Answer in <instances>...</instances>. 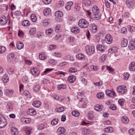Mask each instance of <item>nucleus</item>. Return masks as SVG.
<instances>
[{
	"label": "nucleus",
	"instance_id": "nucleus-1",
	"mask_svg": "<svg viewBox=\"0 0 135 135\" xmlns=\"http://www.w3.org/2000/svg\"><path fill=\"white\" fill-rule=\"evenodd\" d=\"M89 24V22L84 19H81L78 22V26L80 28H87Z\"/></svg>",
	"mask_w": 135,
	"mask_h": 135
},
{
	"label": "nucleus",
	"instance_id": "nucleus-2",
	"mask_svg": "<svg viewBox=\"0 0 135 135\" xmlns=\"http://www.w3.org/2000/svg\"><path fill=\"white\" fill-rule=\"evenodd\" d=\"M117 91L120 94L125 93L127 91V88L124 85L119 86L117 88Z\"/></svg>",
	"mask_w": 135,
	"mask_h": 135
},
{
	"label": "nucleus",
	"instance_id": "nucleus-3",
	"mask_svg": "<svg viewBox=\"0 0 135 135\" xmlns=\"http://www.w3.org/2000/svg\"><path fill=\"white\" fill-rule=\"evenodd\" d=\"M7 122L6 119L1 115H0V128L4 127Z\"/></svg>",
	"mask_w": 135,
	"mask_h": 135
},
{
	"label": "nucleus",
	"instance_id": "nucleus-4",
	"mask_svg": "<svg viewBox=\"0 0 135 135\" xmlns=\"http://www.w3.org/2000/svg\"><path fill=\"white\" fill-rule=\"evenodd\" d=\"M127 7L129 8L132 7L135 3V0H127L126 2Z\"/></svg>",
	"mask_w": 135,
	"mask_h": 135
},
{
	"label": "nucleus",
	"instance_id": "nucleus-5",
	"mask_svg": "<svg viewBox=\"0 0 135 135\" xmlns=\"http://www.w3.org/2000/svg\"><path fill=\"white\" fill-rule=\"evenodd\" d=\"M105 41L108 44H111L113 41L112 36L109 34L107 35L105 37Z\"/></svg>",
	"mask_w": 135,
	"mask_h": 135
},
{
	"label": "nucleus",
	"instance_id": "nucleus-6",
	"mask_svg": "<svg viewBox=\"0 0 135 135\" xmlns=\"http://www.w3.org/2000/svg\"><path fill=\"white\" fill-rule=\"evenodd\" d=\"M7 22V20L5 16H1L0 20V23L1 25H4Z\"/></svg>",
	"mask_w": 135,
	"mask_h": 135
},
{
	"label": "nucleus",
	"instance_id": "nucleus-7",
	"mask_svg": "<svg viewBox=\"0 0 135 135\" xmlns=\"http://www.w3.org/2000/svg\"><path fill=\"white\" fill-rule=\"evenodd\" d=\"M23 129L26 132L27 135H30L32 129V128L30 126H26L24 127Z\"/></svg>",
	"mask_w": 135,
	"mask_h": 135
},
{
	"label": "nucleus",
	"instance_id": "nucleus-8",
	"mask_svg": "<svg viewBox=\"0 0 135 135\" xmlns=\"http://www.w3.org/2000/svg\"><path fill=\"white\" fill-rule=\"evenodd\" d=\"M31 72L33 75H37L40 73V71L36 68H32L31 69Z\"/></svg>",
	"mask_w": 135,
	"mask_h": 135
},
{
	"label": "nucleus",
	"instance_id": "nucleus-9",
	"mask_svg": "<svg viewBox=\"0 0 135 135\" xmlns=\"http://www.w3.org/2000/svg\"><path fill=\"white\" fill-rule=\"evenodd\" d=\"M106 94L108 96L110 97H113L114 96L115 93L113 91L107 90L105 92Z\"/></svg>",
	"mask_w": 135,
	"mask_h": 135
},
{
	"label": "nucleus",
	"instance_id": "nucleus-10",
	"mask_svg": "<svg viewBox=\"0 0 135 135\" xmlns=\"http://www.w3.org/2000/svg\"><path fill=\"white\" fill-rule=\"evenodd\" d=\"M11 133L12 135H17L18 134V129L16 127H12L11 129Z\"/></svg>",
	"mask_w": 135,
	"mask_h": 135
},
{
	"label": "nucleus",
	"instance_id": "nucleus-11",
	"mask_svg": "<svg viewBox=\"0 0 135 135\" xmlns=\"http://www.w3.org/2000/svg\"><path fill=\"white\" fill-rule=\"evenodd\" d=\"M14 59V54L13 53L9 54L7 56L8 60L9 61H12Z\"/></svg>",
	"mask_w": 135,
	"mask_h": 135
},
{
	"label": "nucleus",
	"instance_id": "nucleus-12",
	"mask_svg": "<svg viewBox=\"0 0 135 135\" xmlns=\"http://www.w3.org/2000/svg\"><path fill=\"white\" fill-rule=\"evenodd\" d=\"M27 113L29 115L33 116L36 114V112L34 109L30 108L27 111Z\"/></svg>",
	"mask_w": 135,
	"mask_h": 135
},
{
	"label": "nucleus",
	"instance_id": "nucleus-13",
	"mask_svg": "<svg viewBox=\"0 0 135 135\" xmlns=\"http://www.w3.org/2000/svg\"><path fill=\"white\" fill-rule=\"evenodd\" d=\"M92 10L93 14L100 13L99 8L96 6H94L92 8Z\"/></svg>",
	"mask_w": 135,
	"mask_h": 135
},
{
	"label": "nucleus",
	"instance_id": "nucleus-14",
	"mask_svg": "<svg viewBox=\"0 0 135 135\" xmlns=\"http://www.w3.org/2000/svg\"><path fill=\"white\" fill-rule=\"evenodd\" d=\"M65 130L63 127H60L57 130V133L58 134L61 135L64 133Z\"/></svg>",
	"mask_w": 135,
	"mask_h": 135
},
{
	"label": "nucleus",
	"instance_id": "nucleus-15",
	"mask_svg": "<svg viewBox=\"0 0 135 135\" xmlns=\"http://www.w3.org/2000/svg\"><path fill=\"white\" fill-rule=\"evenodd\" d=\"M128 47L131 50L135 49V42L134 41H131L128 45Z\"/></svg>",
	"mask_w": 135,
	"mask_h": 135
},
{
	"label": "nucleus",
	"instance_id": "nucleus-16",
	"mask_svg": "<svg viewBox=\"0 0 135 135\" xmlns=\"http://www.w3.org/2000/svg\"><path fill=\"white\" fill-rule=\"evenodd\" d=\"M100 13L93 14V19L94 20H98L100 18Z\"/></svg>",
	"mask_w": 135,
	"mask_h": 135
},
{
	"label": "nucleus",
	"instance_id": "nucleus-17",
	"mask_svg": "<svg viewBox=\"0 0 135 135\" xmlns=\"http://www.w3.org/2000/svg\"><path fill=\"white\" fill-rule=\"evenodd\" d=\"M71 31L73 33L76 34L79 32L80 29L77 26H75L73 27L71 30Z\"/></svg>",
	"mask_w": 135,
	"mask_h": 135
},
{
	"label": "nucleus",
	"instance_id": "nucleus-18",
	"mask_svg": "<svg viewBox=\"0 0 135 135\" xmlns=\"http://www.w3.org/2000/svg\"><path fill=\"white\" fill-rule=\"evenodd\" d=\"M97 48L98 50L101 51H104L105 49V47L104 45L100 44H98L97 45Z\"/></svg>",
	"mask_w": 135,
	"mask_h": 135
},
{
	"label": "nucleus",
	"instance_id": "nucleus-19",
	"mask_svg": "<svg viewBox=\"0 0 135 135\" xmlns=\"http://www.w3.org/2000/svg\"><path fill=\"white\" fill-rule=\"evenodd\" d=\"M75 77L74 75H70L68 78V80L70 83H73L75 80Z\"/></svg>",
	"mask_w": 135,
	"mask_h": 135
},
{
	"label": "nucleus",
	"instance_id": "nucleus-20",
	"mask_svg": "<svg viewBox=\"0 0 135 135\" xmlns=\"http://www.w3.org/2000/svg\"><path fill=\"white\" fill-rule=\"evenodd\" d=\"M104 131V132L111 133L113 131V129L112 127H109L105 128Z\"/></svg>",
	"mask_w": 135,
	"mask_h": 135
},
{
	"label": "nucleus",
	"instance_id": "nucleus-21",
	"mask_svg": "<svg viewBox=\"0 0 135 135\" xmlns=\"http://www.w3.org/2000/svg\"><path fill=\"white\" fill-rule=\"evenodd\" d=\"M41 104V102L40 101H35L33 102L32 104L35 107L38 108L40 107Z\"/></svg>",
	"mask_w": 135,
	"mask_h": 135
},
{
	"label": "nucleus",
	"instance_id": "nucleus-22",
	"mask_svg": "<svg viewBox=\"0 0 135 135\" xmlns=\"http://www.w3.org/2000/svg\"><path fill=\"white\" fill-rule=\"evenodd\" d=\"M103 108V105H100L98 104L96 105L94 107L95 109L98 111H101L102 110Z\"/></svg>",
	"mask_w": 135,
	"mask_h": 135
},
{
	"label": "nucleus",
	"instance_id": "nucleus-23",
	"mask_svg": "<svg viewBox=\"0 0 135 135\" xmlns=\"http://www.w3.org/2000/svg\"><path fill=\"white\" fill-rule=\"evenodd\" d=\"M14 93L13 91L11 90H9L8 89H6L4 91V94L6 95H12Z\"/></svg>",
	"mask_w": 135,
	"mask_h": 135
},
{
	"label": "nucleus",
	"instance_id": "nucleus-24",
	"mask_svg": "<svg viewBox=\"0 0 135 135\" xmlns=\"http://www.w3.org/2000/svg\"><path fill=\"white\" fill-rule=\"evenodd\" d=\"M55 16L57 18H60L63 16V13L60 11H57L55 12Z\"/></svg>",
	"mask_w": 135,
	"mask_h": 135
},
{
	"label": "nucleus",
	"instance_id": "nucleus-25",
	"mask_svg": "<svg viewBox=\"0 0 135 135\" xmlns=\"http://www.w3.org/2000/svg\"><path fill=\"white\" fill-rule=\"evenodd\" d=\"M73 4L72 1L69 2L67 3L66 6L65 7V9L67 10H69L70 9L71 7Z\"/></svg>",
	"mask_w": 135,
	"mask_h": 135
},
{
	"label": "nucleus",
	"instance_id": "nucleus-26",
	"mask_svg": "<svg viewBox=\"0 0 135 135\" xmlns=\"http://www.w3.org/2000/svg\"><path fill=\"white\" fill-rule=\"evenodd\" d=\"M7 108L9 111H12L13 109V104L11 103H8L7 104Z\"/></svg>",
	"mask_w": 135,
	"mask_h": 135
},
{
	"label": "nucleus",
	"instance_id": "nucleus-27",
	"mask_svg": "<svg viewBox=\"0 0 135 135\" xmlns=\"http://www.w3.org/2000/svg\"><path fill=\"white\" fill-rule=\"evenodd\" d=\"M90 132L89 129L83 128L82 129V133L83 134H89L90 133Z\"/></svg>",
	"mask_w": 135,
	"mask_h": 135
},
{
	"label": "nucleus",
	"instance_id": "nucleus-28",
	"mask_svg": "<svg viewBox=\"0 0 135 135\" xmlns=\"http://www.w3.org/2000/svg\"><path fill=\"white\" fill-rule=\"evenodd\" d=\"M76 57L79 60H84L85 59L84 55L81 53H79L77 55Z\"/></svg>",
	"mask_w": 135,
	"mask_h": 135
},
{
	"label": "nucleus",
	"instance_id": "nucleus-29",
	"mask_svg": "<svg viewBox=\"0 0 135 135\" xmlns=\"http://www.w3.org/2000/svg\"><path fill=\"white\" fill-rule=\"evenodd\" d=\"M135 63L132 62L129 65V69L131 71H134L135 70Z\"/></svg>",
	"mask_w": 135,
	"mask_h": 135
},
{
	"label": "nucleus",
	"instance_id": "nucleus-30",
	"mask_svg": "<svg viewBox=\"0 0 135 135\" xmlns=\"http://www.w3.org/2000/svg\"><path fill=\"white\" fill-rule=\"evenodd\" d=\"M50 13V9L49 8H46L44 11V15L45 16H47Z\"/></svg>",
	"mask_w": 135,
	"mask_h": 135
},
{
	"label": "nucleus",
	"instance_id": "nucleus-31",
	"mask_svg": "<svg viewBox=\"0 0 135 135\" xmlns=\"http://www.w3.org/2000/svg\"><path fill=\"white\" fill-rule=\"evenodd\" d=\"M122 122L125 123H128L129 121V120L126 116H123L121 119Z\"/></svg>",
	"mask_w": 135,
	"mask_h": 135
},
{
	"label": "nucleus",
	"instance_id": "nucleus-32",
	"mask_svg": "<svg viewBox=\"0 0 135 135\" xmlns=\"http://www.w3.org/2000/svg\"><path fill=\"white\" fill-rule=\"evenodd\" d=\"M9 78L6 74H4L2 78V81L4 83H7L8 81Z\"/></svg>",
	"mask_w": 135,
	"mask_h": 135
},
{
	"label": "nucleus",
	"instance_id": "nucleus-33",
	"mask_svg": "<svg viewBox=\"0 0 135 135\" xmlns=\"http://www.w3.org/2000/svg\"><path fill=\"white\" fill-rule=\"evenodd\" d=\"M16 45L17 49L19 50L21 49L23 47V44L21 42H17Z\"/></svg>",
	"mask_w": 135,
	"mask_h": 135
},
{
	"label": "nucleus",
	"instance_id": "nucleus-34",
	"mask_svg": "<svg viewBox=\"0 0 135 135\" xmlns=\"http://www.w3.org/2000/svg\"><path fill=\"white\" fill-rule=\"evenodd\" d=\"M22 25L24 26H27L30 25V23L28 20H25L22 21Z\"/></svg>",
	"mask_w": 135,
	"mask_h": 135
},
{
	"label": "nucleus",
	"instance_id": "nucleus-35",
	"mask_svg": "<svg viewBox=\"0 0 135 135\" xmlns=\"http://www.w3.org/2000/svg\"><path fill=\"white\" fill-rule=\"evenodd\" d=\"M127 44L128 42L127 40L126 39H123L121 43L122 46L123 47H125L127 45Z\"/></svg>",
	"mask_w": 135,
	"mask_h": 135
},
{
	"label": "nucleus",
	"instance_id": "nucleus-36",
	"mask_svg": "<svg viewBox=\"0 0 135 135\" xmlns=\"http://www.w3.org/2000/svg\"><path fill=\"white\" fill-rule=\"evenodd\" d=\"M39 58L42 60H45L46 59L47 57L44 53H41L39 55Z\"/></svg>",
	"mask_w": 135,
	"mask_h": 135
},
{
	"label": "nucleus",
	"instance_id": "nucleus-37",
	"mask_svg": "<svg viewBox=\"0 0 135 135\" xmlns=\"http://www.w3.org/2000/svg\"><path fill=\"white\" fill-rule=\"evenodd\" d=\"M97 97L99 99H102L104 98V94L102 92L98 93L96 95Z\"/></svg>",
	"mask_w": 135,
	"mask_h": 135
},
{
	"label": "nucleus",
	"instance_id": "nucleus-38",
	"mask_svg": "<svg viewBox=\"0 0 135 135\" xmlns=\"http://www.w3.org/2000/svg\"><path fill=\"white\" fill-rule=\"evenodd\" d=\"M66 85L64 84H62L59 85H58L57 88L59 90H60L61 89H66Z\"/></svg>",
	"mask_w": 135,
	"mask_h": 135
},
{
	"label": "nucleus",
	"instance_id": "nucleus-39",
	"mask_svg": "<svg viewBox=\"0 0 135 135\" xmlns=\"http://www.w3.org/2000/svg\"><path fill=\"white\" fill-rule=\"evenodd\" d=\"M92 32L93 33L95 32L97 30V26L94 25H93L92 28L90 29Z\"/></svg>",
	"mask_w": 135,
	"mask_h": 135
},
{
	"label": "nucleus",
	"instance_id": "nucleus-40",
	"mask_svg": "<svg viewBox=\"0 0 135 135\" xmlns=\"http://www.w3.org/2000/svg\"><path fill=\"white\" fill-rule=\"evenodd\" d=\"M85 50L87 54L89 55H91L90 51V47L89 46L87 45L85 47Z\"/></svg>",
	"mask_w": 135,
	"mask_h": 135
},
{
	"label": "nucleus",
	"instance_id": "nucleus-41",
	"mask_svg": "<svg viewBox=\"0 0 135 135\" xmlns=\"http://www.w3.org/2000/svg\"><path fill=\"white\" fill-rule=\"evenodd\" d=\"M58 121L59 120L57 119L56 118L54 119L51 121V124L52 125H55L58 123Z\"/></svg>",
	"mask_w": 135,
	"mask_h": 135
},
{
	"label": "nucleus",
	"instance_id": "nucleus-42",
	"mask_svg": "<svg viewBox=\"0 0 135 135\" xmlns=\"http://www.w3.org/2000/svg\"><path fill=\"white\" fill-rule=\"evenodd\" d=\"M49 20L48 19H45L42 21L41 22L43 25L44 26H46L49 24Z\"/></svg>",
	"mask_w": 135,
	"mask_h": 135
},
{
	"label": "nucleus",
	"instance_id": "nucleus-43",
	"mask_svg": "<svg viewBox=\"0 0 135 135\" xmlns=\"http://www.w3.org/2000/svg\"><path fill=\"white\" fill-rule=\"evenodd\" d=\"M36 32V29L34 28H32L30 29L29 31L30 34L31 35H33Z\"/></svg>",
	"mask_w": 135,
	"mask_h": 135
},
{
	"label": "nucleus",
	"instance_id": "nucleus-44",
	"mask_svg": "<svg viewBox=\"0 0 135 135\" xmlns=\"http://www.w3.org/2000/svg\"><path fill=\"white\" fill-rule=\"evenodd\" d=\"M83 2L86 6H89L91 4V2L89 0H84Z\"/></svg>",
	"mask_w": 135,
	"mask_h": 135
},
{
	"label": "nucleus",
	"instance_id": "nucleus-45",
	"mask_svg": "<svg viewBox=\"0 0 135 135\" xmlns=\"http://www.w3.org/2000/svg\"><path fill=\"white\" fill-rule=\"evenodd\" d=\"M72 115L75 117H77L79 115V113L77 111L73 110L72 112Z\"/></svg>",
	"mask_w": 135,
	"mask_h": 135
},
{
	"label": "nucleus",
	"instance_id": "nucleus-46",
	"mask_svg": "<svg viewBox=\"0 0 135 135\" xmlns=\"http://www.w3.org/2000/svg\"><path fill=\"white\" fill-rule=\"evenodd\" d=\"M40 89V86L38 85H37L35 86L33 88V90L35 92L38 91Z\"/></svg>",
	"mask_w": 135,
	"mask_h": 135
},
{
	"label": "nucleus",
	"instance_id": "nucleus-47",
	"mask_svg": "<svg viewBox=\"0 0 135 135\" xmlns=\"http://www.w3.org/2000/svg\"><path fill=\"white\" fill-rule=\"evenodd\" d=\"M31 20L33 22H35L37 20L36 16L34 14H33L31 16Z\"/></svg>",
	"mask_w": 135,
	"mask_h": 135
},
{
	"label": "nucleus",
	"instance_id": "nucleus-48",
	"mask_svg": "<svg viewBox=\"0 0 135 135\" xmlns=\"http://www.w3.org/2000/svg\"><path fill=\"white\" fill-rule=\"evenodd\" d=\"M60 25H57L55 27V31L56 32H59L61 30V29L60 28Z\"/></svg>",
	"mask_w": 135,
	"mask_h": 135
},
{
	"label": "nucleus",
	"instance_id": "nucleus-49",
	"mask_svg": "<svg viewBox=\"0 0 135 135\" xmlns=\"http://www.w3.org/2000/svg\"><path fill=\"white\" fill-rule=\"evenodd\" d=\"M78 98L79 99H82L84 97V94L81 92H79L78 93Z\"/></svg>",
	"mask_w": 135,
	"mask_h": 135
},
{
	"label": "nucleus",
	"instance_id": "nucleus-50",
	"mask_svg": "<svg viewBox=\"0 0 135 135\" xmlns=\"http://www.w3.org/2000/svg\"><path fill=\"white\" fill-rule=\"evenodd\" d=\"M53 30L52 28H50L46 30V33L47 35H49L53 32Z\"/></svg>",
	"mask_w": 135,
	"mask_h": 135
},
{
	"label": "nucleus",
	"instance_id": "nucleus-51",
	"mask_svg": "<svg viewBox=\"0 0 135 135\" xmlns=\"http://www.w3.org/2000/svg\"><path fill=\"white\" fill-rule=\"evenodd\" d=\"M116 48L115 47H112V48L108 50V51L110 53H113L116 51Z\"/></svg>",
	"mask_w": 135,
	"mask_h": 135
},
{
	"label": "nucleus",
	"instance_id": "nucleus-52",
	"mask_svg": "<svg viewBox=\"0 0 135 135\" xmlns=\"http://www.w3.org/2000/svg\"><path fill=\"white\" fill-rule=\"evenodd\" d=\"M6 50L5 47L3 46H0V54H2Z\"/></svg>",
	"mask_w": 135,
	"mask_h": 135
},
{
	"label": "nucleus",
	"instance_id": "nucleus-53",
	"mask_svg": "<svg viewBox=\"0 0 135 135\" xmlns=\"http://www.w3.org/2000/svg\"><path fill=\"white\" fill-rule=\"evenodd\" d=\"M64 110V108L63 107H61L56 109V111L58 112H61L63 111Z\"/></svg>",
	"mask_w": 135,
	"mask_h": 135
},
{
	"label": "nucleus",
	"instance_id": "nucleus-54",
	"mask_svg": "<svg viewBox=\"0 0 135 135\" xmlns=\"http://www.w3.org/2000/svg\"><path fill=\"white\" fill-rule=\"evenodd\" d=\"M77 71V69L75 68H70L69 69V71L71 73H75Z\"/></svg>",
	"mask_w": 135,
	"mask_h": 135
},
{
	"label": "nucleus",
	"instance_id": "nucleus-55",
	"mask_svg": "<svg viewBox=\"0 0 135 135\" xmlns=\"http://www.w3.org/2000/svg\"><path fill=\"white\" fill-rule=\"evenodd\" d=\"M109 108L113 110H115L117 109V108L116 106L113 104H111L109 106Z\"/></svg>",
	"mask_w": 135,
	"mask_h": 135
},
{
	"label": "nucleus",
	"instance_id": "nucleus-56",
	"mask_svg": "<svg viewBox=\"0 0 135 135\" xmlns=\"http://www.w3.org/2000/svg\"><path fill=\"white\" fill-rule=\"evenodd\" d=\"M124 76V79L126 80H127L129 77V74L128 73H125Z\"/></svg>",
	"mask_w": 135,
	"mask_h": 135
},
{
	"label": "nucleus",
	"instance_id": "nucleus-57",
	"mask_svg": "<svg viewBox=\"0 0 135 135\" xmlns=\"http://www.w3.org/2000/svg\"><path fill=\"white\" fill-rule=\"evenodd\" d=\"M7 71L8 73L10 75H12L14 73L13 69L11 68H9Z\"/></svg>",
	"mask_w": 135,
	"mask_h": 135
},
{
	"label": "nucleus",
	"instance_id": "nucleus-58",
	"mask_svg": "<svg viewBox=\"0 0 135 135\" xmlns=\"http://www.w3.org/2000/svg\"><path fill=\"white\" fill-rule=\"evenodd\" d=\"M107 69L109 71L113 72L114 71V69L112 68L110 66H106Z\"/></svg>",
	"mask_w": 135,
	"mask_h": 135
},
{
	"label": "nucleus",
	"instance_id": "nucleus-59",
	"mask_svg": "<svg viewBox=\"0 0 135 135\" xmlns=\"http://www.w3.org/2000/svg\"><path fill=\"white\" fill-rule=\"evenodd\" d=\"M91 69L94 71H96L98 69V68L96 66L92 65L90 66Z\"/></svg>",
	"mask_w": 135,
	"mask_h": 135
},
{
	"label": "nucleus",
	"instance_id": "nucleus-60",
	"mask_svg": "<svg viewBox=\"0 0 135 135\" xmlns=\"http://www.w3.org/2000/svg\"><path fill=\"white\" fill-rule=\"evenodd\" d=\"M81 81L83 85H85L87 84V81L85 78H82L81 80Z\"/></svg>",
	"mask_w": 135,
	"mask_h": 135
},
{
	"label": "nucleus",
	"instance_id": "nucleus-61",
	"mask_svg": "<svg viewBox=\"0 0 135 135\" xmlns=\"http://www.w3.org/2000/svg\"><path fill=\"white\" fill-rule=\"evenodd\" d=\"M121 32L123 33H126L127 32V29L126 27H123L121 29Z\"/></svg>",
	"mask_w": 135,
	"mask_h": 135
},
{
	"label": "nucleus",
	"instance_id": "nucleus-62",
	"mask_svg": "<svg viewBox=\"0 0 135 135\" xmlns=\"http://www.w3.org/2000/svg\"><path fill=\"white\" fill-rule=\"evenodd\" d=\"M48 62L50 63L53 65H55L56 63V61H55L54 60L52 59H49L48 61Z\"/></svg>",
	"mask_w": 135,
	"mask_h": 135
},
{
	"label": "nucleus",
	"instance_id": "nucleus-63",
	"mask_svg": "<svg viewBox=\"0 0 135 135\" xmlns=\"http://www.w3.org/2000/svg\"><path fill=\"white\" fill-rule=\"evenodd\" d=\"M90 49L91 50V54H94L95 52V47L94 46H92L90 47Z\"/></svg>",
	"mask_w": 135,
	"mask_h": 135
},
{
	"label": "nucleus",
	"instance_id": "nucleus-64",
	"mask_svg": "<svg viewBox=\"0 0 135 135\" xmlns=\"http://www.w3.org/2000/svg\"><path fill=\"white\" fill-rule=\"evenodd\" d=\"M135 133V130L132 129H130L129 131V133L130 135L133 134Z\"/></svg>",
	"mask_w": 135,
	"mask_h": 135
}]
</instances>
